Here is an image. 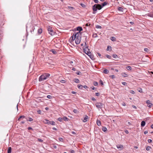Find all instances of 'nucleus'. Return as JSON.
Listing matches in <instances>:
<instances>
[{
	"mask_svg": "<svg viewBox=\"0 0 153 153\" xmlns=\"http://www.w3.org/2000/svg\"><path fill=\"white\" fill-rule=\"evenodd\" d=\"M127 69L128 70H131L132 68L131 66H128L127 67Z\"/></svg>",
	"mask_w": 153,
	"mask_h": 153,
	"instance_id": "nucleus-33",
	"label": "nucleus"
},
{
	"mask_svg": "<svg viewBox=\"0 0 153 153\" xmlns=\"http://www.w3.org/2000/svg\"><path fill=\"white\" fill-rule=\"evenodd\" d=\"M83 88H84L85 89H86L88 88V87L86 85H84V86H83Z\"/></svg>",
	"mask_w": 153,
	"mask_h": 153,
	"instance_id": "nucleus-64",
	"label": "nucleus"
},
{
	"mask_svg": "<svg viewBox=\"0 0 153 153\" xmlns=\"http://www.w3.org/2000/svg\"><path fill=\"white\" fill-rule=\"evenodd\" d=\"M35 29V27H32L31 28V29L30 30V32L31 33H33V32L34 30Z\"/></svg>",
	"mask_w": 153,
	"mask_h": 153,
	"instance_id": "nucleus-24",
	"label": "nucleus"
},
{
	"mask_svg": "<svg viewBox=\"0 0 153 153\" xmlns=\"http://www.w3.org/2000/svg\"><path fill=\"white\" fill-rule=\"evenodd\" d=\"M43 122L45 123L48 124V125L51 124L52 125H55V122L53 121H51L47 119H45L43 121Z\"/></svg>",
	"mask_w": 153,
	"mask_h": 153,
	"instance_id": "nucleus-4",
	"label": "nucleus"
},
{
	"mask_svg": "<svg viewBox=\"0 0 153 153\" xmlns=\"http://www.w3.org/2000/svg\"><path fill=\"white\" fill-rule=\"evenodd\" d=\"M77 30L78 31H79V32H80L83 29L82 27L79 26L77 27L76 28Z\"/></svg>",
	"mask_w": 153,
	"mask_h": 153,
	"instance_id": "nucleus-13",
	"label": "nucleus"
},
{
	"mask_svg": "<svg viewBox=\"0 0 153 153\" xmlns=\"http://www.w3.org/2000/svg\"><path fill=\"white\" fill-rule=\"evenodd\" d=\"M81 5L82 7H85V5L84 4H81Z\"/></svg>",
	"mask_w": 153,
	"mask_h": 153,
	"instance_id": "nucleus-59",
	"label": "nucleus"
},
{
	"mask_svg": "<svg viewBox=\"0 0 153 153\" xmlns=\"http://www.w3.org/2000/svg\"><path fill=\"white\" fill-rule=\"evenodd\" d=\"M81 33L80 32H78L76 33H74L73 36H71L70 40H71V42H73L76 38L81 39Z\"/></svg>",
	"mask_w": 153,
	"mask_h": 153,
	"instance_id": "nucleus-2",
	"label": "nucleus"
},
{
	"mask_svg": "<svg viewBox=\"0 0 153 153\" xmlns=\"http://www.w3.org/2000/svg\"><path fill=\"white\" fill-rule=\"evenodd\" d=\"M12 149L11 147H9L7 150V153H11Z\"/></svg>",
	"mask_w": 153,
	"mask_h": 153,
	"instance_id": "nucleus-16",
	"label": "nucleus"
},
{
	"mask_svg": "<svg viewBox=\"0 0 153 153\" xmlns=\"http://www.w3.org/2000/svg\"><path fill=\"white\" fill-rule=\"evenodd\" d=\"M95 95L96 96L98 97L100 96V94L99 93H96Z\"/></svg>",
	"mask_w": 153,
	"mask_h": 153,
	"instance_id": "nucleus-48",
	"label": "nucleus"
},
{
	"mask_svg": "<svg viewBox=\"0 0 153 153\" xmlns=\"http://www.w3.org/2000/svg\"><path fill=\"white\" fill-rule=\"evenodd\" d=\"M88 119V117L87 115H85L84 118V120H83V121L84 122H86L87 121Z\"/></svg>",
	"mask_w": 153,
	"mask_h": 153,
	"instance_id": "nucleus-12",
	"label": "nucleus"
},
{
	"mask_svg": "<svg viewBox=\"0 0 153 153\" xmlns=\"http://www.w3.org/2000/svg\"><path fill=\"white\" fill-rule=\"evenodd\" d=\"M112 79H113L115 78V76L114 75H111L110 76Z\"/></svg>",
	"mask_w": 153,
	"mask_h": 153,
	"instance_id": "nucleus-53",
	"label": "nucleus"
},
{
	"mask_svg": "<svg viewBox=\"0 0 153 153\" xmlns=\"http://www.w3.org/2000/svg\"><path fill=\"white\" fill-rule=\"evenodd\" d=\"M117 147L119 150H121L123 149V146L122 145H118L117 146Z\"/></svg>",
	"mask_w": 153,
	"mask_h": 153,
	"instance_id": "nucleus-11",
	"label": "nucleus"
},
{
	"mask_svg": "<svg viewBox=\"0 0 153 153\" xmlns=\"http://www.w3.org/2000/svg\"><path fill=\"white\" fill-rule=\"evenodd\" d=\"M97 34L96 33V34H94L93 35V36L94 37H97Z\"/></svg>",
	"mask_w": 153,
	"mask_h": 153,
	"instance_id": "nucleus-49",
	"label": "nucleus"
},
{
	"mask_svg": "<svg viewBox=\"0 0 153 153\" xmlns=\"http://www.w3.org/2000/svg\"><path fill=\"white\" fill-rule=\"evenodd\" d=\"M146 122L144 121L141 122V126L142 127H143L145 125Z\"/></svg>",
	"mask_w": 153,
	"mask_h": 153,
	"instance_id": "nucleus-14",
	"label": "nucleus"
},
{
	"mask_svg": "<svg viewBox=\"0 0 153 153\" xmlns=\"http://www.w3.org/2000/svg\"><path fill=\"white\" fill-rule=\"evenodd\" d=\"M73 112L75 113H78L77 110L76 109H74L73 110Z\"/></svg>",
	"mask_w": 153,
	"mask_h": 153,
	"instance_id": "nucleus-46",
	"label": "nucleus"
},
{
	"mask_svg": "<svg viewBox=\"0 0 153 153\" xmlns=\"http://www.w3.org/2000/svg\"><path fill=\"white\" fill-rule=\"evenodd\" d=\"M48 30L49 33L51 36H53L55 34V33L52 29V27L50 26L48 27Z\"/></svg>",
	"mask_w": 153,
	"mask_h": 153,
	"instance_id": "nucleus-5",
	"label": "nucleus"
},
{
	"mask_svg": "<svg viewBox=\"0 0 153 153\" xmlns=\"http://www.w3.org/2000/svg\"><path fill=\"white\" fill-rule=\"evenodd\" d=\"M118 10L120 11H123V8L121 7H119Z\"/></svg>",
	"mask_w": 153,
	"mask_h": 153,
	"instance_id": "nucleus-27",
	"label": "nucleus"
},
{
	"mask_svg": "<svg viewBox=\"0 0 153 153\" xmlns=\"http://www.w3.org/2000/svg\"><path fill=\"white\" fill-rule=\"evenodd\" d=\"M76 74L78 75H80L81 74V73L80 71H78L76 73Z\"/></svg>",
	"mask_w": 153,
	"mask_h": 153,
	"instance_id": "nucleus-50",
	"label": "nucleus"
},
{
	"mask_svg": "<svg viewBox=\"0 0 153 153\" xmlns=\"http://www.w3.org/2000/svg\"><path fill=\"white\" fill-rule=\"evenodd\" d=\"M151 149V147L150 146H148L146 148V150L147 151H149L150 149Z\"/></svg>",
	"mask_w": 153,
	"mask_h": 153,
	"instance_id": "nucleus-37",
	"label": "nucleus"
},
{
	"mask_svg": "<svg viewBox=\"0 0 153 153\" xmlns=\"http://www.w3.org/2000/svg\"><path fill=\"white\" fill-rule=\"evenodd\" d=\"M95 105L98 109H102L103 106V104L101 102H97Z\"/></svg>",
	"mask_w": 153,
	"mask_h": 153,
	"instance_id": "nucleus-6",
	"label": "nucleus"
},
{
	"mask_svg": "<svg viewBox=\"0 0 153 153\" xmlns=\"http://www.w3.org/2000/svg\"><path fill=\"white\" fill-rule=\"evenodd\" d=\"M100 84L101 85H103V82L102 81V80H100Z\"/></svg>",
	"mask_w": 153,
	"mask_h": 153,
	"instance_id": "nucleus-47",
	"label": "nucleus"
},
{
	"mask_svg": "<svg viewBox=\"0 0 153 153\" xmlns=\"http://www.w3.org/2000/svg\"><path fill=\"white\" fill-rule=\"evenodd\" d=\"M102 130L104 132H106L107 130V128L106 127H103L102 128Z\"/></svg>",
	"mask_w": 153,
	"mask_h": 153,
	"instance_id": "nucleus-29",
	"label": "nucleus"
},
{
	"mask_svg": "<svg viewBox=\"0 0 153 153\" xmlns=\"http://www.w3.org/2000/svg\"><path fill=\"white\" fill-rule=\"evenodd\" d=\"M130 92L131 93V94H135V92L134 91H133V90H130Z\"/></svg>",
	"mask_w": 153,
	"mask_h": 153,
	"instance_id": "nucleus-40",
	"label": "nucleus"
},
{
	"mask_svg": "<svg viewBox=\"0 0 153 153\" xmlns=\"http://www.w3.org/2000/svg\"><path fill=\"white\" fill-rule=\"evenodd\" d=\"M25 117L24 116H21L19 117L20 118H24Z\"/></svg>",
	"mask_w": 153,
	"mask_h": 153,
	"instance_id": "nucleus-61",
	"label": "nucleus"
},
{
	"mask_svg": "<svg viewBox=\"0 0 153 153\" xmlns=\"http://www.w3.org/2000/svg\"><path fill=\"white\" fill-rule=\"evenodd\" d=\"M42 29L41 28H39L38 30V33L39 34H40L42 33Z\"/></svg>",
	"mask_w": 153,
	"mask_h": 153,
	"instance_id": "nucleus-15",
	"label": "nucleus"
},
{
	"mask_svg": "<svg viewBox=\"0 0 153 153\" xmlns=\"http://www.w3.org/2000/svg\"><path fill=\"white\" fill-rule=\"evenodd\" d=\"M47 98L49 99H52L53 97L51 96L50 95H48L47 96Z\"/></svg>",
	"mask_w": 153,
	"mask_h": 153,
	"instance_id": "nucleus-32",
	"label": "nucleus"
},
{
	"mask_svg": "<svg viewBox=\"0 0 153 153\" xmlns=\"http://www.w3.org/2000/svg\"><path fill=\"white\" fill-rule=\"evenodd\" d=\"M85 48H83V50L84 51V52H86L87 53L88 51H89V50L88 48V47L86 46V42H85Z\"/></svg>",
	"mask_w": 153,
	"mask_h": 153,
	"instance_id": "nucleus-8",
	"label": "nucleus"
},
{
	"mask_svg": "<svg viewBox=\"0 0 153 153\" xmlns=\"http://www.w3.org/2000/svg\"><path fill=\"white\" fill-rule=\"evenodd\" d=\"M38 140L39 142H40L42 143L43 142V140L39 138H38Z\"/></svg>",
	"mask_w": 153,
	"mask_h": 153,
	"instance_id": "nucleus-39",
	"label": "nucleus"
},
{
	"mask_svg": "<svg viewBox=\"0 0 153 153\" xmlns=\"http://www.w3.org/2000/svg\"><path fill=\"white\" fill-rule=\"evenodd\" d=\"M146 103L147 104V106L149 108H151V106L153 104L150 102V100H148L146 102Z\"/></svg>",
	"mask_w": 153,
	"mask_h": 153,
	"instance_id": "nucleus-9",
	"label": "nucleus"
},
{
	"mask_svg": "<svg viewBox=\"0 0 153 153\" xmlns=\"http://www.w3.org/2000/svg\"><path fill=\"white\" fill-rule=\"evenodd\" d=\"M148 141L149 143H151L152 142V141L151 139H149L148 140Z\"/></svg>",
	"mask_w": 153,
	"mask_h": 153,
	"instance_id": "nucleus-54",
	"label": "nucleus"
},
{
	"mask_svg": "<svg viewBox=\"0 0 153 153\" xmlns=\"http://www.w3.org/2000/svg\"><path fill=\"white\" fill-rule=\"evenodd\" d=\"M33 120V119L31 117H29L28 120H27L28 121H32Z\"/></svg>",
	"mask_w": 153,
	"mask_h": 153,
	"instance_id": "nucleus-43",
	"label": "nucleus"
},
{
	"mask_svg": "<svg viewBox=\"0 0 153 153\" xmlns=\"http://www.w3.org/2000/svg\"><path fill=\"white\" fill-rule=\"evenodd\" d=\"M78 88L79 89H82L83 88V86H82V85H78Z\"/></svg>",
	"mask_w": 153,
	"mask_h": 153,
	"instance_id": "nucleus-23",
	"label": "nucleus"
},
{
	"mask_svg": "<svg viewBox=\"0 0 153 153\" xmlns=\"http://www.w3.org/2000/svg\"><path fill=\"white\" fill-rule=\"evenodd\" d=\"M92 89L93 90H94L96 89V88L94 87V86H92L91 87Z\"/></svg>",
	"mask_w": 153,
	"mask_h": 153,
	"instance_id": "nucleus-58",
	"label": "nucleus"
},
{
	"mask_svg": "<svg viewBox=\"0 0 153 153\" xmlns=\"http://www.w3.org/2000/svg\"><path fill=\"white\" fill-rule=\"evenodd\" d=\"M28 130H33V128L31 127H28Z\"/></svg>",
	"mask_w": 153,
	"mask_h": 153,
	"instance_id": "nucleus-63",
	"label": "nucleus"
},
{
	"mask_svg": "<svg viewBox=\"0 0 153 153\" xmlns=\"http://www.w3.org/2000/svg\"><path fill=\"white\" fill-rule=\"evenodd\" d=\"M60 82L62 83H65V81L64 80H62L60 81Z\"/></svg>",
	"mask_w": 153,
	"mask_h": 153,
	"instance_id": "nucleus-51",
	"label": "nucleus"
},
{
	"mask_svg": "<svg viewBox=\"0 0 153 153\" xmlns=\"http://www.w3.org/2000/svg\"><path fill=\"white\" fill-rule=\"evenodd\" d=\"M107 4V3L106 2H103V3H102V4H101V6L103 7H104Z\"/></svg>",
	"mask_w": 153,
	"mask_h": 153,
	"instance_id": "nucleus-21",
	"label": "nucleus"
},
{
	"mask_svg": "<svg viewBox=\"0 0 153 153\" xmlns=\"http://www.w3.org/2000/svg\"><path fill=\"white\" fill-rule=\"evenodd\" d=\"M96 27L97 28H102L101 26H100L99 25H97L96 26Z\"/></svg>",
	"mask_w": 153,
	"mask_h": 153,
	"instance_id": "nucleus-45",
	"label": "nucleus"
},
{
	"mask_svg": "<svg viewBox=\"0 0 153 153\" xmlns=\"http://www.w3.org/2000/svg\"><path fill=\"white\" fill-rule=\"evenodd\" d=\"M97 125L99 126H100L101 125L100 121L99 120H97Z\"/></svg>",
	"mask_w": 153,
	"mask_h": 153,
	"instance_id": "nucleus-17",
	"label": "nucleus"
},
{
	"mask_svg": "<svg viewBox=\"0 0 153 153\" xmlns=\"http://www.w3.org/2000/svg\"><path fill=\"white\" fill-rule=\"evenodd\" d=\"M50 76V74L48 73H45L39 77V82H41L49 78Z\"/></svg>",
	"mask_w": 153,
	"mask_h": 153,
	"instance_id": "nucleus-3",
	"label": "nucleus"
},
{
	"mask_svg": "<svg viewBox=\"0 0 153 153\" xmlns=\"http://www.w3.org/2000/svg\"><path fill=\"white\" fill-rule=\"evenodd\" d=\"M85 53L88 55L91 59L94 60L95 59L94 55L90 51H88L87 53L85 52Z\"/></svg>",
	"mask_w": 153,
	"mask_h": 153,
	"instance_id": "nucleus-7",
	"label": "nucleus"
},
{
	"mask_svg": "<svg viewBox=\"0 0 153 153\" xmlns=\"http://www.w3.org/2000/svg\"><path fill=\"white\" fill-rule=\"evenodd\" d=\"M106 56V57L107 58H108L109 59H111V56L110 55H107Z\"/></svg>",
	"mask_w": 153,
	"mask_h": 153,
	"instance_id": "nucleus-38",
	"label": "nucleus"
},
{
	"mask_svg": "<svg viewBox=\"0 0 153 153\" xmlns=\"http://www.w3.org/2000/svg\"><path fill=\"white\" fill-rule=\"evenodd\" d=\"M68 8L70 11H71L74 9V8L71 6H68Z\"/></svg>",
	"mask_w": 153,
	"mask_h": 153,
	"instance_id": "nucleus-22",
	"label": "nucleus"
},
{
	"mask_svg": "<svg viewBox=\"0 0 153 153\" xmlns=\"http://www.w3.org/2000/svg\"><path fill=\"white\" fill-rule=\"evenodd\" d=\"M148 16H149L153 18V14H148Z\"/></svg>",
	"mask_w": 153,
	"mask_h": 153,
	"instance_id": "nucleus-36",
	"label": "nucleus"
},
{
	"mask_svg": "<svg viewBox=\"0 0 153 153\" xmlns=\"http://www.w3.org/2000/svg\"><path fill=\"white\" fill-rule=\"evenodd\" d=\"M122 75L123 77H127L128 76L127 74L125 73H122Z\"/></svg>",
	"mask_w": 153,
	"mask_h": 153,
	"instance_id": "nucleus-20",
	"label": "nucleus"
},
{
	"mask_svg": "<svg viewBox=\"0 0 153 153\" xmlns=\"http://www.w3.org/2000/svg\"><path fill=\"white\" fill-rule=\"evenodd\" d=\"M63 120L65 121H68L69 119L67 117H63Z\"/></svg>",
	"mask_w": 153,
	"mask_h": 153,
	"instance_id": "nucleus-28",
	"label": "nucleus"
},
{
	"mask_svg": "<svg viewBox=\"0 0 153 153\" xmlns=\"http://www.w3.org/2000/svg\"><path fill=\"white\" fill-rule=\"evenodd\" d=\"M62 120H63V118H61V117H59V118H58V120L61 122H62Z\"/></svg>",
	"mask_w": 153,
	"mask_h": 153,
	"instance_id": "nucleus-34",
	"label": "nucleus"
},
{
	"mask_svg": "<svg viewBox=\"0 0 153 153\" xmlns=\"http://www.w3.org/2000/svg\"><path fill=\"white\" fill-rule=\"evenodd\" d=\"M112 56L114 58H116L117 57V56L116 54H114L112 55Z\"/></svg>",
	"mask_w": 153,
	"mask_h": 153,
	"instance_id": "nucleus-35",
	"label": "nucleus"
},
{
	"mask_svg": "<svg viewBox=\"0 0 153 153\" xmlns=\"http://www.w3.org/2000/svg\"><path fill=\"white\" fill-rule=\"evenodd\" d=\"M59 141H60L62 142H63V139L62 138L59 137Z\"/></svg>",
	"mask_w": 153,
	"mask_h": 153,
	"instance_id": "nucleus-42",
	"label": "nucleus"
},
{
	"mask_svg": "<svg viewBox=\"0 0 153 153\" xmlns=\"http://www.w3.org/2000/svg\"><path fill=\"white\" fill-rule=\"evenodd\" d=\"M50 51L52 52L53 54H56L57 53L56 51H55L54 50L52 49Z\"/></svg>",
	"mask_w": 153,
	"mask_h": 153,
	"instance_id": "nucleus-25",
	"label": "nucleus"
},
{
	"mask_svg": "<svg viewBox=\"0 0 153 153\" xmlns=\"http://www.w3.org/2000/svg\"><path fill=\"white\" fill-rule=\"evenodd\" d=\"M111 47L110 46H108L107 47V49H106V50L108 51H111Z\"/></svg>",
	"mask_w": 153,
	"mask_h": 153,
	"instance_id": "nucleus-26",
	"label": "nucleus"
},
{
	"mask_svg": "<svg viewBox=\"0 0 153 153\" xmlns=\"http://www.w3.org/2000/svg\"><path fill=\"white\" fill-rule=\"evenodd\" d=\"M109 73V71L106 69H105L103 70V73L105 74H107Z\"/></svg>",
	"mask_w": 153,
	"mask_h": 153,
	"instance_id": "nucleus-19",
	"label": "nucleus"
},
{
	"mask_svg": "<svg viewBox=\"0 0 153 153\" xmlns=\"http://www.w3.org/2000/svg\"><path fill=\"white\" fill-rule=\"evenodd\" d=\"M38 113L39 114H41V110H39L37 111Z\"/></svg>",
	"mask_w": 153,
	"mask_h": 153,
	"instance_id": "nucleus-41",
	"label": "nucleus"
},
{
	"mask_svg": "<svg viewBox=\"0 0 153 153\" xmlns=\"http://www.w3.org/2000/svg\"><path fill=\"white\" fill-rule=\"evenodd\" d=\"M102 8L101 5L100 4H95L92 6V13L94 14L96 13L97 10H100Z\"/></svg>",
	"mask_w": 153,
	"mask_h": 153,
	"instance_id": "nucleus-1",
	"label": "nucleus"
},
{
	"mask_svg": "<svg viewBox=\"0 0 153 153\" xmlns=\"http://www.w3.org/2000/svg\"><path fill=\"white\" fill-rule=\"evenodd\" d=\"M148 49L147 48H145L144 49V51L145 52H147L148 51Z\"/></svg>",
	"mask_w": 153,
	"mask_h": 153,
	"instance_id": "nucleus-57",
	"label": "nucleus"
},
{
	"mask_svg": "<svg viewBox=\"0 0 153 153\" xmlns=\"http://www.w3.org/2000/svg\"><path fill=\"white\" fill-rule=\"evenodd\" d=\"M91 100L93 101H96V99L94 97H93L91 98Z\"/></svg>",
	"mask_w": 153,
	"mask_h": 153,
	"instance_id": "nucleus-52",
	"label": "nucleus"
},
{
	"mask_svg": "<svg viewBox=\"0 0 153 153\" xmlns=\"http://www.w3.org/2000/svg\"><path fill=\"white\" fill-rule=\"evenodd\" d=\"M138 91L140 92V93H142L143 92V91L142 89L140 88V89L139 90H138Z\"/></svg>",
	"mask_w": 153,
	"mask_h": 153,
	"instance_id": "nucleus-60",
	"label": "nucleus"
},
{
	"mask_svg": "<svg viewBox=\"0 0 153 153\" xmlns=\"http://www.w3.org/2000/svg\"><path fill=\"white\" fill-rule=\"evenodd\" d=\"M122 84L123 85H127V83H126V82H122Z\"/></svg>",
	"mask_w": 153,
	"mask_h": 153,
	"instance_id": "nucleus-56",
	"label": "nucleus"
},
{
	"mask_svg": "<svg viewBox=\"0 0 153 153\" xmlns=\"http://www.w3.org/2000/svg\"><path fill=\"white\" fill-rule=\"evenodd\" d=\"M75 40V43L77 45L80 43L81 39L76 38Z\"/></svg>",
	"mask_w": 153,
	"mask_h": 153,
	"instance_id": "nucleus-10",
	"label": "nucleus"
},
{
	"mask_svg": "<svg viewBox=\"0 0 153 153\" xmlns=\"http://www.w3.org/2000/svg\"><path fill=\"white\" fill-rule=\"evenodd\" d=\"M93 84L95 86H97L98 85V83L96 81H94Z\"/></svg>",
	"mask_w": 153,
	"mask_h": 153,
	"instance_id": "nucleus-31",
	"label": "nucleus"
},
{
	"mask_svg": "<svg viewBox=\"0 0 153 153\" xmlns=\"http://www.w3.org/2000/svg\"><path fill=\"white\" fill-rule=\"evenodd\" d=\"M74 81L76 83H79V80L77 79H75L74 80Z\"/></svg>",
	"mask_w": 153,
	"mask_h": 153,
	"instance_id": "nucleus-30",
	"label": "nucleus"
},
{
	"mask_svg": "<svg viewBox=\"0 0 153 153\" xmlns=\"http://www.w3.org/2000/svg\"><path fill=\"white\" fill-rule=\"evenodd\" d=\"M52 147L55 149H56L57 148V146L56 145H53Z\"/></svg>",
	"mask_w": 153,
	"mask_h": 153,
	"instance_id": "nucleus-44",
	"label": "nucleus"
},
{
	"mask_svg": "<svg viewBox=\"0 0 153 153\" xmlns=\"http://www.w3.org/2000/svg\"><path fill=\"white\" fill-rule=\"evenodd\" d=\"M71 93L73 94H76V92L72 91L71 92Z\"/></svg>",
	"mask_w": 153,
	"mask_h": 153,
	"instance_id": "nucleus-62",
	"label": "nucleus"
},
{
	"mask_svg": "<svg viewBox=\"0 0 153 153\" xmlns=\"http://www.w3.org/2000/svg\"><path fill=\"white\" fill-rule=\"evenodd\" d=\"M93 1L96 3L97 4L99 2L98 0H93Z\"/></svg>",
	"mask_w": 153,
	"mask_h": 153,
	"instance_id": "nucleus-55",
	"label": "nucleus"
},
{
	"mask_svg": "<svg viewBox=\"0 0 153 153\" xmlns=\"http://www.w3.org/2000/svg\"><path fill=\"white\" fill-rule=\"evenodd\" d=\"M110 39L112 41H116V38L114 36L111 37Z\"/></svg>",
	"mask_w": 153,
	"mask_h": 153,
	"instance_id": "nucleus-18",
	"label": "nucleus"
}]
</instances>
